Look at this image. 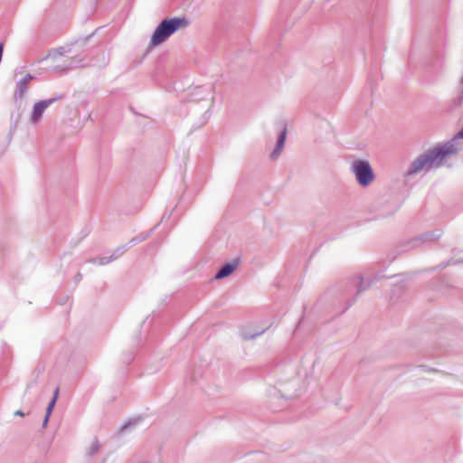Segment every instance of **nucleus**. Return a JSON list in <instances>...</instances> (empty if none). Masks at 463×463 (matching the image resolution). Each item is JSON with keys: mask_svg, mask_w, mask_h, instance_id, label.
Returning <instances> with one entry per match:
<instances>
[{"mask_svg": "<svg viewBox=\"0 0 463 463\" xmlns=\"http://www.w3.org/2000/svg\"><path fill=\"white\" fill-rule=\"evenodd\" d=\"M353 170L362 185H367L373 180V174L368 162L355 161L353 165Z\"/></svg>", "mask_w": 463, "mask_h": 463, "instance_id": "obj_4", "label": "nucleus"}, {"mask_svg": "<svg viewBox=\"0 0 463 463\" xmlns=\"http://www.w3.org/2000/svg\"><path fill=\"white\" fill-rule=\"evenodd\" d=\"M14 415L16 416H20V417H24V413L22 411H16L14 412Z\"/></svg>", "mask_w": 463, "mask_h": 463, "instance_id": "obj_11", "label": "nucleus"}, {"mask_svg": "<svg viewBox=\"0 0 463 463\" xmlns=\"http://www.w3.org/2000/svg\"><path fill=\"white\" fill-rule=\"evenodd\" d=\"M52 99H47V100H41L33 106L32 114H31V121L33 123L38 122L43 113L45 111V109L52 103Z\"/></svg>", "mask_w": 463, "mask_h": 463, "instance_id": "obj_5", "label": "nucleus"}, {"mask_svg": "<svg viewBox=\"0 0 463 463\" xmlns=\"http://www.w3.org/2000/svg\"><path fill=\"white\" fill-rule=\"evenodd\" d=\"M463 137V131H459V132L456 135L455 139H458V137Z\"/></svg>", "mask_w": 463, "mask_h": 463, "instance_id": "obj_12", "label": "nucleus"}, {"mask_svg": "<svg viewBox=\"0 0 463 463\" xmlns=\"http://www.w3.org/2000/svg\"><path fill=\"white\" fill-rule=\"evenodd\" d=\"M189 25V21L184 17H173L163 20L156 28L150 41L151 46H156L164 43L176 31Z\"/></svg>", "mask_w": 463, "mask_h": 463, "instance_id": "obj_2", "label": "nucleus"}, {"mask_svg": "<svg viewBox=\"0 0 463 463\" xmlns=\"http://www.w3.org/2000/svg\"><path fill=\"white\" fill-rule=\"evenodd\" d=\"M52 411V408H51V407L47 408V413H46V417H45V420H44V424L48 421V419H49V416H50Z\"/></svg>", "mask_w": 463, "mask_h": 463, "instance_id": "obj_10", "label": "nucleus"}, {"mask_svg": "<svg viewBox=\"0 0 463 463\" xmlns=\"http://www.w3.org/2000/svg\"><path fill=\"white\" fill-rule=\"evenodd\" d=\"M286 136H287V132L286 130L283 131L279 138V141H278V147L276 148V150L273 152V155L272 156H276L277 154H279V152L282 149V147L284 146V144H285V141H286Z\"/></svg>", "mask_w": 463, "mask_h": 463, "instance_id": "obj_8", "label": "nucleus"}, {"mask_svg": "<svg viewBox=\"0 0 463 463\" xmlns=\"http://www.w3.org/2000/svg\"><path fill=\"white\" fill-rule=\"evenodd\" d=\"M459 151V147L452 143L444 145L443 146L434 148L426 155L418 158L411 165V173H418L423 169L439 166L442 160L450 155H454Z\"/></svg>", "mask_w": 463, "mask_h": 463, "instance_id": "obj_1", "label": "nucleus"}, {"mask_svg": "<svg viewBox=\"0 0 463 463\" xmlns=\"http://www.w3.org/2000/svg\"><path fill=\"white\" fill-rule=\"evenodd\" d=\"M238 263L239 261L235 260L234 262L226 264L218 271V273L215 275V279H221L231 275L238 267Z\"/></svg>", "mask_w": 463, "mask_h": 463, "instance_id": "obj_6", "label": "nucleus"}, {"mask_svg": "<svg viewBox=\"0 0 463 463\" xmlns=\"http://www.w3.org/2000/svg\"><path fill=\"white\" fill-rule=\"evenodd\" d=\"M33 79V77L30 74H27L23 80H21L17 83V88L19 90L20 97H23L27 90V85L29 81Z\"/></svg>", "mask_w": 463, "mask_h": 463, "instance_id": "obj_7", "label": "nucleus"}, {"mask_svg": "<svg viewBox=\"0 0 463 463\" xmlns=\"http://www.w3.org/2000/svg\"><path fill=\"white\" fill-rule=\"evenodd\" d=\"M58 392H59V389L57 388L56 391H55V394H54V397L53 399L51 401V402L49 403L48 407H51L53 409V406L55 404V402H56V399H57V396H58Z\"/></svg>", "mask_w": 463, "mask_h": 463, "instance_id": "obj_9", "label": "nucleus"}, {"mask_svg": "<svg viewBox=\"0 0 463 463\" xmlns=\"http://www.w3.org/2000/svg\"><path fill=\"white\" fill-rule=\"evenodd\" d=\"M45 60L49 67L55 71H65L71 65V59L64 55L62 48L50 52Z\"/></svg>", "mask_w": 463, "mask_h": 463, "instance_id": "obj_3", "label": "nucleus"}]
</instances>
